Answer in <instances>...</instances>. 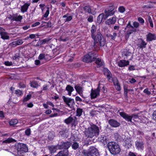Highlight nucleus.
<instances>
[{
  "label": "nucleus",
  "instance_id": "nucleus-1",
  "mask_svg": "<svg viewBox=\"0 0 156 156\" xmlns=\"http://www.w3.org/2000/svg\"><path fill=\"white\" fill-rule=\"evenodd\" d=\"M100 132L98 127L94 124H91L90 126L86 128L84 132L86 137L92 138L98 135Z\"/></svg>",
  "mask_w": 156,
  "mask_h": 156
},
{
  "label": "nucleus",
  "instance_id": "nucleus-2",
  "mask_svg": "<svg viewBox=\"0 0 156 156\" xmlns=\"http://www.w3.org/2000/svg\"><path fill=\"white\" fill-rule=\"evenodd\" d=\"M108 147L110 153L113 154H118L120 151L119 145L114 142H109L108 144Z\"/></svg>",
  "mask_w": 156,
  "mask_h": 156
},
{
  "label": "nucleus",
  "instance_id": "nucleus-3",
  "mask_svg": "<svg viewBox=\"0 0 156 156\" xmlns=\"http://www.w3.org/2000/svg\"><path fill=\"white\" fill-rule=\"evenodd\" d=\"M82 153L85 156H99L98 149L94 147H91L87 150H83Z\"/></svg>",
  "mask_w": 156,
  "mask_h": 156
},
{
  "label": "nucleus",
  "instance_id": "nucleus-4",
  "mask_svg": "<svg viewBox=\"0 0 156 156\" xmlns=\"http://www.w3.org/2000/svg\"><path fill=\"white\" fill-rule=\"evenodd\" d=\"M92 38L94 41V46H95L96 43L98 42H99L100 45L101 46H104L105 44L104 38L99 32H97V34L94 36V37Z\"/></svg>",
  "mask_w": 156,
  "mask_h": 156
},
{
  "label": "nucleus",
  "instance_id": "nucleus-5",
  "mask_svg": "<svg viewBox=\"0 0 156 156\" xmlns=\"http://www.w3.org/2000/svg\"><path fill=\"white\" fill-rule=\"evenodd\" d=\"M15 147V149L18 151V153L21 154L28 151V148L26 144L18 143L16 145Z\"/></svg>",
  "mask_w": 156,
  "mask_h": 156
},
{
  "label": "nucleus",
  "instance_id": "nucleus-6",
  "mask_svg": "<svg viewBox=\"0 0 156 156\" xmlns=\"http://www.w3.org/2000/svg\"><path fill=\"white\" fill-rule=\"evenodd\" d=\"M113 6H111L108 8L105 9L104 11L105 18H107L108 16H112L115 13V11Z\"/></svg>",
  "mask_w": 156,
  "mask_h": 156
},
{
  "label": "nucleus",
  "instance_id": "nucleus-7",
  "mask_svg": "<svg viewBox=\"0 0 156 156\" xmlns=\"http://www.w3.org/2000/svg\"><path fill=\"white\" fill-rule=\"evenodd\" d=\"M71 144L69 142H61L59 144H58V147L60 149H67Z\"/></svg>",
  "mask_w": 156,
  "mask_h": 156
},
{
  "label": "nucleus",
  "instance_id": "nucleus-8",
  "mask_svg": "<svg viewBox=\"0 0 156 156\" xmlns=\"http://www.w3.org/2000/svg\"><path fill=\"white\" fill-rule=\"evenodd\" d=\"M100 88L99 85L97 88L94 90L92 89L90 93L91 98L92 99L96 98L99 95Z\"/></svg>",
  "mask_w": 156,
  "mask_h": 156
},
{
  "label": "nucleus",
  "instance_id": "nucleus-9",
  "mask_svg": "<svg viewBox=\"0 0 156 156\" xmlns=\"http://www.w3.org/2000/svg\"><path fill=\"white\" fill-rule=\"evenodd\" d=\"M62 98L64 102H65L66 104L69 107H70L74 103V100L73 99L66 98L64 96H62Z\"/></svg>",
  "mask_w": 156,
  "mask_h": 156
},
{
  "label": "nucleus",
  "instance_id": "nucleus-10",
  "mask_svg": "<svg viewBox=\"0 0 156 156\" xmlns=\"http://www.w3.org/2000/svg\"><path fill=\"white\" fill-rule=\"evenodd\" d=\"M69 130L68 128H63L59 131V134L64 138H67L69 135Z\"/></svg>",
  "mask_w": 156,
  "mask_h": 156
},
{
  "label": "nucleus",
  "instance_id": "nucleus-11",
  "mask_svg": "<svg viewBox=\"0 0 156 156\" xmlns=\"http://www.w3.org/2000/svg\"><path fill=\"white\" fill-rule=\"evenodd\" d=\"M124 136H122V138L124 140L123 144L127 147L129 148L132 145L130 138L129 137H127L126 138Z\"/></svg>",
  "mask_w": 156,
  "mask_h": 156
},
{
  "label": "nucleus",
  "instance_id": "nucleus-12",
  "mask_svg": "<svg viewBox=\"0 0 156 156\" xmlns=\"http://www.w3.org/2000/svg\"><path fill=\"white\" fill-rule=\"evenodd\" d=\"M147 43L142 38H140L138 40V42L137 44L138 47L140 48H144L146 47Z\"/></svg>",
  "mask_w": 156,
  "mask_h": 156
},
{
  "label": "nucleus",
  "instance_id": "nucleus-13",
  "mask_svg": "<svg viewBox=\"0 0 156 156\" xmlns=\"http://www.w3.org/2000/svg\"><path fill=\"white\" fill-rule=\"evenodd\" d=\"M119 114L126 121L128 122H132V119L133 117L131 115H128L123 112H119Z\"/></svg>",
  "mask_w": 156,
  "mask_h": 156
},
{
  "label": "nucleus",
  "instance_id": "nucleus-14",
  "mask_svg": "<svg viewBox=\"0 0 156 156\" xmlns=\"http://www.w3.org/2000/svg\"><path fill=\"white\" fill-rule=\"evenodd\" d=\"M156 40V35L154 34L149 33L146 35V41L147 42H150Z\"/></svg>",
  "mask_w": 156,
  "mask_h": 156
},
{
  "label": "nucleus",
  "instance_id": "nucleus-15",
  "mask_svg": "<svg viewBox=\"0 0 156 156\" xmlns=\"http://www.w3.org/2000/svg\"><path fill=\"white\" fill-rule=\"evenodd\" d=\"M117 20V18L115 16H114L106 20L105 23L106 24L109 25L111 24H114Z\"/></svg>",
  "mask_w": 156,
  "mask_h": 156
},
{
  "label": "nucleus",
  "instance_id": "nucleus-16",
  "mask_svg": "<svg viewBox=\"0 0 156 156\" xmlns=\"http://www.w3.org/2000/svg\"><path fill=\"white\" fill-rule=\"evenodd\" d=\"M136 148L139 150H142L144 147V144L142 141H136L135 142Z\"/></svg>",
  "mask_w": 156,
  "mask_h": 156
},
{
  "label": "nucleus",
  "instance_id": "nucleus-17",
  "mask_svg": "<svg viewBox=\"0 0 156 156\" xmlns=\"http://www.w3.org/2000/svg\"><path fill=\"white\" fill-rule=\"evenodd\" d=\"M108 123L112 127H117L120 125V123L118 122L117 121L111 119L108 121Z\"/></svg>",
  "mask_w": 156,
  "mask_h": 156
},
{
  "label": "nucleus",
  "instance_id": "nucleus-18",
  "mask_svg": "<svg viewBox=\"0 0 156 156\" xmlns=\"http://www.w3.org/2000/svg\"><path fill=\"white\" fill-rule=\"evenodd\" d=\"M104 72L105 75L107 76L109 81H110V80H112V75L111 72L107 69H105Z\"/></svg>",
  "mask_w": 156,
  "mask_h": 156
},
{
  "label": "nucleus",
  "instance_id": "nucleus-19",
  "mask_svg": "<svg viewBox=\"0 0 156 156\" xmlns=\"http://www.w3.org/2000/svg\"><path fill=\"white\" fill-rule=\"evenodd\" d=\"M74 88L77 92L81 96L83 97V88L79 84L75 85Z\"/></svg>",
  "mask_w": 156,
  "mask_h": 156
},
{
  "label": "nucleus",
  "instance_id": "nucleus-20",
  "mask_svg": "<svg viewBox=\"0 0 156 156\" xmlns=\"http://www.w3.org/2000/svg\"><path fill=\"white\" fill-rule=\"evenodd\" d=\"M93 53L89 52L87 54L85 55L83 58V61L86 62H91V59L90 55H92Z\"/></svg>",
  "mask_w": 156,
  "mask_h": 156
},
{
  "label": "nucleus",
  "instance_id": "nucleus-21",
  "mask_svg": "<svg viewBox=\"0 0 156 156\" xmlns=\"http://www.w3.org/2000/svg\"><path fill=\"white\" fill-rule=\"evenodd\" d=\"M129 61L124 60H120L118 62V65L121 67L126 66L129 65Z\"/></svg>",
  "mask_w": 156,
  "mask_h": 156
},
{
  "label": "nucleus",
  "instance_id": "nucleus-22",
  "mask_svg": "<svg viewBox=\"0 0 156 156\" xmlns=\"http://www.w3.org/2000/svg\"><path fill=\"white\" fill-rule=\"evenodd\" d=\"M30 5V3H25L21 7V11L23 13L27 12Z\"/></svg>",
  "mask_w": 156,
  "mask_h": 156
},
{
  "label": "nucleus",
  "instance_id": "nucleus-23",
  "mask_svg": "<svg viewBox=\"0 0 156 156\" xmlns=\"http://www.w3.org/2000/svg\"><path fill=\"white\" fill-rule=\"evenodd\" d=\"M90 52H92L93 53L92 55H90V58L91 59V62L94 61L95 59L96 58L98 57V54L97 52L95 51H93Z\"/></svg>",
  "mask_w": 156,
  "mask_h": 156
},
{
  "label": "nucleus",
  "instance_id": "nucleus-24",
  "mask_svg": "<svg viewBox=\"0 0 156 156\" xmlns=\"http://www.w3.org/2000/svg\"><path fill=\"white\" fill-rule=\"evenodd\" d=\"M106 18H105V16L103 13H101L98 17L97 19V22L99 23H101L103 19L105 20Z\"/></svg>",
  "mask_w": 156,
  "mask_h": 156
},
{
  "label": "nucleus",
  "instance_id": "nucleus-25",
  "mask_svg": "<svg viewBox=\"0 0 156 156\" xmlns=\"http://www.w3.org/2000/svg\"><path fill=\"white\" fill-rule=\"evenodd\" d=\"M96 27L94 25H93L91 28V37H94V36L97 34Z\"/></svg>",
  "mask_w": 156,
  "mask_h": 156
},
{
  "label": "nucleus",
  "instance_id": "nucleus-26",
  "mask_svg": "<svg viewBox=\"0 0 156 156\" xmlns=\"http://www.w3.org/2000/svg\"><path fill=\"white\" fill-rule=\"evenodd\" d=\"M66 90L68 92V94L69 96H71L72 92L74 90L73 88L69 85L67 86Z\"/></svg>",
  "mask_w": 156,
  "mask_h": 156
},
{
  "label": "nucleus",
  "instance_id": "nucleus-27",
  "mask_svg": "<svg viewBox=\"0 0 156 156\" xmlns=\"http://www.w3.org/2000/svg\"><path fill=\"white\" fill-rule=\"evenodd\" d=\"M30 86L31 87L34 88H37L40 86V85L36 81H33L31 82L30 83Z\"/></svg>",
  "mask_w": 156,
  "mask_h": 156
},
{
  "label": "nucleus",
  "instance_id": "nucleus-28",
  "mask_svg": "<svg viewBox=\"0 0 156 156\" xmlns=\"http://www.w3.org/2000/svg\"><path fill=\"white\" fill-rule=\"evenodd\" d=\"M95 63L97 65V67H99L104 65V63L103 61H102L99 58H98L96 59Z\"/></svg>",
  "mask_w": 156,
  "mask_h": 156
},
{
  "label": "nucleus",
  "instance_id": "nucleus-29",
  "mask_svg": "<svg viewBox=\"0 0 156 156\" xmlns=\"http://www.w3.org/2000/svg\"><path fill=\"white\" fill-rule=\"evenodd\" d=\"M83 10L86 12H87L89 13L94 14V12L91 11V8L89 6H87L83 7Z\"/></svg>",
  "mask_w": 156,
  "mask_h": 156
},
{
  "label": "nucleus",
  "instance_id": "nucleus-30",
  "mask_svg": "<svg viewBox=\"0 0 156 156\" xmlns=\"http://www.w3.org/2000/svg\"><path fill=\"white\" fill-rule=\"evenodd\" d=\"M0 35L1 38L4 40L9 39V36L8 35L7 33L5 32H1L0 33Z\"/></svg>",
  "mask_w": 156,
  "mask_h": 156
},
{
  "label": "nucleus",
  "instance_id": "nucleus-31",
  "mask_svg": "<svg viewBox=\"0 0 156 156\" xmlns=\"http://www.w3.org/2000/svg\"><path fill=\"white\" fill-rule=\"evenodd\" d=\"M129 30L127 32V34L126 35V37L128 38L130 35L133 32H136V28H132L131 29H128Z\"/></svg>",
  "mask_w": 156,
  "mask_h": 156
},
{
  "label": "nucleus",
  "instance_id": "nucleus-32",
  "mask_svg": "<svg viewBox=\"0 0 156 156\" xmlns=\"http://www.w3.org/2000/svg\"><path fill=\"white\" fill-rule=\"evenodd\" d=\"M57 147L55 146H51L48 147V148L51 153H54L56 151Z\"/></svg>",
  "mask_w": 156,
  "mask_h": 156
},
{
  "label": "nucleus",
  "instance_id": "nucleus-33",
  "mask_svg": "<svg viewBox=\"0 0 156 156\" xmlns=\"http://www.w3.org/2000/svg\"><path fill=\"white\" fill-rule=\"evenodd\" d=\"M14 20L16 21H20L22 19V16L19 15L17 16L16 14H14Z\"/></svg>",
  "mask_w": 156,
  "mask_h": 156
},
{
  "label": "nucleus",
  "instance_id": "nucleus-34",
  "mask_svg": "<svg viewBox=\"0 0 156 156\" xmlns=\"http://www.w3.org/2000/svg\"><path fill=\"white\" fill-rule=\"evenodd\" d=\"M55 156H68V154L64 151H59Z\"/></svg>",
  "mask_w": 156,
  "mask_h": 156
},
{
  "label": "nucleus",
  "instance_id": "nucleus-35",
  "mask_svg": "<svg viewBox=\"0 0 156 156\" xmlns=\"http://www.w3.org/2000/svg\"><path fill=\"white\" fill-rule=\"evenodd\" d=\"M73 120V117L71 116H69L68 118L65 119L64 120V122L67 124H69V123H71L72 122V120Z\"/></svg>",
  "mask_w": 156,
  "mask_h": 156
},
{
  "label": "nucleus",
  "instance_id": "nucleus-36",
  "mask_svg": "<svg viewBox=\"0 0 156 156\" xmlns=\"http://www.w3.org/2000/svg\"><path fill=\"white\" fill-rule=\"evenodd\" d=\"M79 144L76 142H74L72 145V148L74 150H76L79 148Z\"/></svg>",
  "mask_w": 156,
  "mask_h": 156
},
{
  "label": "nucleus",
  "instance_id": "nucleus-37",
  "mask_svg": "<svg viewBox=\"0 0 156 156\" xmlns=\"http://www.w3.org/2000/svg\"><path fill=\"white\" fill-rule=\"evenodd\" d=\"M82 109L80 108H77L76 110V115L79 117L80 116L82 115Z\"/></svg>",
  "mask_w": 156,
  "mask_h": 156
},
{
  "label": "nucleus",
  "instance_id": "nucleus-38",
  "mask_svg": "<svg viewBox=\"0 0 156 156\" xmlns=\"http://www.w3.org/2000/svg\"><path fill=\"white\" fill-rule=\"evenodd\" d=\"M18 121L16 119H13L10 121L9 122V124L10 126H13L15 124H16Z\"/></svg>",
  "mask_w": 156,
  "mask_h": 156
},
{
  "label": "nucleus",
  "instance_id": "nucleus-39",
  "mask_svg": "<svg viewBox=\"0 0 156 156\" xmlns=\"http://www.w3.org/2000/svg\"><path fill=\"white\" fill-rule=\"evenodd\" d=\"M131 55V53L129 51H127L126 50L124 51L122 54V55L123 56H125L126 57Z\"/></svg>",
  "mask_w": 156,
  "mask_h": 156
},
{
  "label": "nucleus",
  "instance_id": "nucleus-40",
  "mask_svg": "<svg viewBox=\"0 0 156 156\" xmlns=\"http://www.w3.org/2000/svg\"><path fill=\"white\" fill-rule=\"evenodd\" d=\"M73 118V120H72L71 123H72V126H76L77 124V119L76 117L74 116Z\"/></svg>",
  "mask_w": 156,
  "mask_h": 156
},
{
  "label": "nucleus",
  "instance_id": "nucleus-41",
  "mask_svg": "<svg viewBox=\"0 0 156 156\" xmlns=\"http://www.w3.org/2000/svg\"><path fill=\"white\" fill-rule=\"evenodd\" d=\"M99 139L102 142V143H103L104 144H105V143H106L107 139L105 136H101V137L99 138Z\"/></svg>",
  "mask_w": 156,
  "mask_h": 156
},
{
  "label": "nucleus",
  "instance_id": "nucleus-42",
  "mask_svg": "<svg viewBox=\"0 0 156 156\" xmlns=\"http://www.w3.org/2000/svg\"><path fill=\"white\" fill-rule=\"evenodd\" d=\"M117 36L116 33L115 32H114L113 34H108L107 36L108 37L111 38V39L114 40L115 38Z\"/></svg>",
  "mask_w": 156,
  "mask_h": 156
},
{
  "label": "nucleus",
  "instance_id": "nucleus-43",
  "mask_svg": "<svg viewBox=\"0 0 156 156\" xmlns=\"http://www.w3.org/2000/svg\"><path fill=\"white\" fill-rule=\"evenodd\" d=\"M13 139L11 138H9L8 139L4 140L2 142V143H10L13 141Z\"/></svg>",
  "mask_w": 156,
  "mask_h": 156
},
{
  "label": "nucleus",
  "instance_id": "nucleus-44",
  "mask_svg": "<svg viewBox=\"0 0 156 156\" xmlns=\"http://www.w3.org/2000/svg\"><path fill=\"white\" fill-rule=\"evenodd\" d=\"M50 39L48 38L44 39L41 41V44L43 45L45 44L48 43L50 41Z\"/></svg>",
  "mask_w": 156,
  "mask_h": 156
},
{
  "label": "nucleus",
  "instance_id": "nucleus-45",
  "mask_svg": "<svg viewBox=\"0 0 156 156\" xmlns=\"http://www.w3.org/2000/svg\"><path fill=\"white\" fill-rule=\"evenodd\" d=\"M113 81L114 85H115L117 84H118L119 83L118 79L116 78H114L113 79L112 78V80H110V82Z\"/></svg>",
  "mask_w": 156,
  "mask_h": 156
},
{
  "label": "nucleus",
  "instance_id": "nucleus-46",
  "mask_svg": "<svg viewBox=\"0 0 156 156\" xmlns=\"http://www.w3.org/2000/svg\"><path fill=\"white\" fill-rule=\"evenodd\" d=\"M134 28L132 26L131 24V21H129L128 22V23L127 24L126 27L125 28V30H126L127 28L128 29H129L130 28Z\"/></svg>",
  "mask_w": 156,
  "mask_h": 156
},
{
  "label": "nucleus",
  "instance_id": "nucleus-47",
  "mask_svg": "<svg viewBox=\"0 0 156 156\" xmlns=\"http://www.w3.org/2000/svg\"><path fill=\"white\" fill-rule=\"evenodd\" d=\"M45 58V55L44 53H41L39 55L38 59L39 60H43Z\"/></svg>",
  "mask_w": 156,
  "mask_h": 156
},
{
  "label": "nucleus",
  "instance_id": "nucleus-48",
  "mask_svg": "<svg viewBox=\"0 0 156 156\" xmlns=\"http://www.w3.org/2000/svg\"><path fill=\"white\" fill-rule=\"evenodd\" d=\"M148 20L149 22L150 23V26L152 28L153 27V24L152 20L150 16H149L148 17Z\"/></svg>",
  "mask_w": 156,
  "mask_h": 156
},
{
  "label": "nucleus",
  "instance_id": "nucleus-49",
  "mask_svg": "<svg viewBox=\"0 0 156 156\" xmlns=\"http://www.w3.org/2000/svg\"><path fill=\"white\" fill-rule=\"evenodd\" d=\"M119 11L121 13H123L125 11V9L123 6H120L118 9Z\"/></svg>",
  "mask_w": 156,
  "mask_h": 156
},
{
  "label": "nucleus",
  "instance_id": "nucleus-50",
  "mask_svg": "<svg viewBox=\"0 0 156 156\" xmlns=\"http://www.w3.org/2000/svg\"><path fill=\"white\" fill-rule=\"evenodd\" d=\"M31 95H27V97L25 98L23 100V102H26L29 100L31 98Z\"/></svg>",
  "mask_w": 156,
  "mask_h": 156
},
{
  "label": "nucleus",
  "instance_id": "nucleus-51",
  "mask_svg": "<svg viewBox=\"0 0 156 156\" xmlns=\"http://www.w3.org/2000/svg\"><path fill=\"white\" fill-rule=\"evenodd\" d=\"M15 93L17 95V96H20L21 95L23 94V93L22 91L19 90H17L15 91Z\"/></svg>",
  "mask_w": 156,
  "mask_h": 156
},
{
  "label": "nucleus",
  "instance_id": "nucleus-52",
  "mask_svg": "<svg viewBox=\"0 0 156 156\" xmlns=\"http://www.w3.org/2000/svg\"><path fill=\"white\" fill-rule=\"evenodd\" d=\"M47 9L44 15V16L45 18H47L48 16L49 13V7H47Z\"/></svg>",
  "mask_w": 156,
  "mask_h": 156
},
{
  "label": "nucleus",
  "instance_id": "nucleus-53",
  "mask_svg": "<svg viewBox=\"0 0 156 156\" xmlns=\"http://www.w3.org/2000/svg\"><path fill=\"white\" fill-rule=\"evenodd\" d=\"M37 35L35 34H31L30 35L29 37H26L27 39L30 38L31 39H34L36 37Z\"/></svg>",
  "mask_w": 156,
  "mask_h": 156
},
{
  "label": "nucleus",
  "instance_id": "nucleus-54",
  "mask_svg": "<svg viewBox=\"0 0 156 156\" xmlns=\"http://www.w3.org/2000/svg\"><path fill=\"white\" fill-rule=\"evenodd\" d=\"M133 27L134 28H137L139 26V23L136 22H134L133 23Z\"/></svg>",
  "mask_w": 156,
  "mask_h": 156
},
{
  "label": "nucleus",
  "instance_id": "nucleus-55",
  "mask_svg": "<svg viewBox=\"0 0 156 156\" xmlns=\"http://www.w3.org/2000/svg\"><path fill=\"white\" fill-rule=\"evenodd\" d=\"M143 92L148 95H150L151 94V92L149 90L148 88H146L144 89V90Z\"/></svg>",
  "mask_w": 156,
  "mask_h": 156
},
{
  "label": "nucleus",
  "instance_id": "nucleus-56",
  "mask_svg": "<svg viewBox=\"0 0 156 156\" xmlns=\"http://www.w3.org/2000/svg\"><path fill=\"white\" fill-rule=\"evenodd\" d=\"M25 134L27 136H29L30 134L31 131L30 129H28L25 131Z\"/></svg>",
  "mask_w": 156,
  "mask_h": 156
},
{
  "label": "nucleus",
  "instance_id": "nucleus-57",
  "mask_svg": "<svg viewBox=\"0 0 156 156\" xmlns=\"http://www.w3.org/2000/svg\"><path fill=\"white\" fill-rule=\"evenodd\" d=\"M87 21L90 22H92L93 21V17L91 16H90L87 18Z\"/></svg>",
  "mask_w": 156,
  "mask_h": 156
},
{
  "label": "nucleus",
  "instance_id": "nucleus-58",
  "mask_svg": "<svg viewBox=\"0 0 156 156\" xmlns=\"http://www.w3.org/2000/svg\"><path fill=\"white\" fill-rule=\"evenodd\" d=\"M115 87L116 89L118 91H120L121 90V88L119 83L115 85Z\"/></svg>",
  "mask_w": 156,
  "mask_h": 156
},
{
  "label": "nucleus",
  "instance_id": "nucleus-59",
  "mask_svg": "<svg viewBox=\"0 0 156 156\" xmlns=\"http://www.w3.org/2000/svg\"><path fill=\"white\" fill-rule=\"evenodd\" d=\"M16 42L17 45H21L23 43V41L22 39H19L16 41Z\"/></svg>",
  "mask_w": 156,
  "mask_h": 156
},
{
  "label": "nucleus",
  "instance_id": "nucleus-60",
  "mask_svg": "<svg viewBox=\"0 0 156 156\" xmlns=\"http://www.w3.org/2000/svg\"><path fill=\"white\" fill-rule=\"evenodd\" d=\"M138 20L139 22L142 24H143L144 22V19L141 17H139L138 18Z\"/></svg>",
  "mask_w": 156,
  "mask_h": 156
},
{
  "label": "nucleus",
  "instance_id": "nucleus-61",
  "mask_svg": "<svg viewBox=\"0 0 156 156\" xmlns=\"http://www.w3.org/2000/svg\"><path fill=\"white\" fill-rule=\"evenodd\" d=\"M129 82L131 83H134L136 82V81L135 79L133 78H132L131 79H129Z\"/></svg>",
  "mask_w": 156,
  "mask_h": 156
},
{
  "label": "nucleus",
  "instance_id": "nucleus-62",
  "mask_svg": "<svg viewBox=\"0 0 156 156\" xmlns=\"http://www.w3.org/2000/svg\"><path fill=\"white\" fill-rule=\"evenodd\" d=\"M5 64L6 66H11L12 65L11 62L6 61L5 62Z\"/></svg>",
  "mask_w": 156,
  "mask_h": 156
},
{
  "label": "nucleus",
  "instance_id": "nucleus-63",
  "mask_svg": "<svg viewBox=\"0 0 156 156\" xmlns=\"http://www.w3.org/2000/svg\"><path fill=\"white\" fill-rule=\"evenodd\" d=\"M49 86L47 85H45L43 86L42 90H48Z\"/></svg>",
  "mask_w": 156,
  "mask_h": 156
},
{
  "label": "nucleus",
  "instance_id": "nucleus-64",
  "mask_svg": "<svg viewBox=\"0 0 156 156\" xmlns=\"http://www.w3.org/2000/svg\"><path fill=\"white\" fill-rule=\"evenodd\" d=\"M10 45L13 47H15L17 45L16 41L13 42L10 44Z\"/></svg>",
  "mask_w": 156,
  "mask_h": 156
}]
</instances>
